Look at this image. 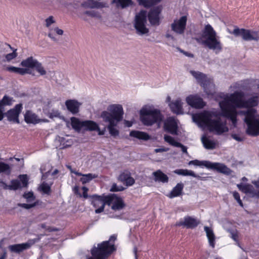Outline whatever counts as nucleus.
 <instances>
[{
	"mask_svg": "<svg viewBox=\"0 0 259 259\" xmlns=\"http://www.w3.org/2000/svg\"><path fill=\"white\" fill-rule=\"evenodd\" d=\"M243 92H235L219 102L222 116L230 119L234 124L237 122L236 107L253 109L258 105V96H253L246 100H243Z\"/></svg>",
	"mask_w": 259,
	"mask_h": 259,
	"instance_id": "obj_1",
	"label": "nucleus"
},
{
	"mask_svg": "<svg viewBox=\"0 0 259 259\" xmlns=\"http://www.w3.org/2000/svg\"><path fill=\"white\" fill-rule=\"evenodd\" d=\"M194 120L201 126H206L210 132L221 135L229 131L226 122L217 117L215 112L204 111L194 116Z\"/></svg>",
	"mask_w": 259,
	"mask_h": 259,
	"instance_id": "obj_2",
	"label": "nucleus"
},
{
	"mask_svg": "<svg viewBox=\"0 0 259 259\" xmlns=\"http://www.w3.org/2000/svg\"><path fill=\"white\" fill-rule=\"evenodd\" d=\"M109 111H104L101 113V117L105 122H108V130L110 134L116 137L119 135V131L115 128L118 123L123 118V111L121 105L114 104L110 105L108 108Z\"/></svg>",
	"mask_w": 259,
	"mask_h": 259,
	"instance_id": "obj_3",
	"label": "nucleus"
},
{
	"mask_svg": "<svg viewBox=\"0 0 259 259\" xmlns=\"http://www.w3.org/2000/svg\"><path fill=\"white\" fill-rule=\"evenodd\" d=\"M256 113L254 109H247L244 112V122L247 125L246 133L252 137L259 136V118L256 117Z\"/></svg>",
	"mask_w": 259,
	"mask_h": 259,
	"instance_id": "obj_4",
	"label": "nucleus"
},
{
	"mask_svg": "<svg viewBox=\"0 0 259 259\" xmlns=\"http://www.w3.org/2000/svg\"><path fill=\"white\" fill-rule=\"evenodd\" d=\"M163 119V115L157 109H151L142 108L140 111V120L146 126H151L156 123H160Z\"/></svg>",
	"mask_w": 259,
	"mask_h": 259,
	"instance_id": "obj_5",
	"label": "nucleus"
},
{
	"mask_svg": "<svg viewBox=\"0 0 259 259\" xmlns=\"http://www.w3.org/2000/svg\"><path fill=\"white\" fill-rule=\"evenodd\" d=\"M116 249L114 244H111L109 241H104L98 244L97 247H94L91 250V254L97 259H106Z\"/></svg>",
	"mask_w": 259,
	"mask_h": 259,
	"instance_id": "obj_6",
	"label": "nucleus"
},
{
	"mask_svg": "<svg viewBox=\"0 0 259 259\" xmlns=\"http://www.w3.org/2000/svg\"><path fill=\"white\" fill-rule=\"evenodd\" d=\"M188 164L199 166H204L208 168L214 169L219 172L227 176H230L233 172V170L230 168L228 167L225 164L221 163H212L207 161H200L195 159L190 161Z\"/></svg>",
	"mask_w": 259,
	"mask_h": 259,
	"instance_id": "obj_7",
	"label": "nucleus"
},
{
	"mask_svg": "<svg viewBox=\"0 0 259 259\" xmlns=\"http://www.w3.org/2000/svg\"><path fill=\"white\" fill-rule=\"evenodd\" d=\"M106 200L107 205L111 206V208L114 211L120 210L126 205L123 199L114 193L108 194Z\"/></svg>",
	"mask_w": 259,
	"mask_h": 259,
	"instance_id": "obj_8",
	"label": "nucleus"
},
{
	"mask_svg": "<svg viewBox=\"0 0 259 259\" xmlns=\"http://www.w3.org/2000/svg\"><path fill=\"white\" fill-rule=\"evenodd\" d=\"M233 34L236 36H241L245 41L257 40L259 35L257 31L244 28H234Z\"/></svg>",
	"mask_w": 259,
	"mask_h": 259,
	"instance_id": "obj_9",
	"label": "nucleus"
},
{
	"mask_svg": "<svg viewBox=\"0 0 259 259\" xmlns=\"http://www.w3.org/2000/svg\"><path fill=\"white\" fill-rule=\"evenodd\" d=\"M107 197V195L105 194L101 195L94 194L90 196L91 203L96 208L95 212L96 213H100L104 211L105 206L107 205L106 202Z\"/></svg>",
	"mask_w": 259,
	"mask_h": 259,
	"instance_id": "obj_10",
	"label": "nucleus"
},
{
	"mask_svg": "<svg viewBox=\"0 0 259 259\" xmlns=\"http://www.w3.org/2000/svg\"><path fill=\"white\" fill-rule=\"evenodd\" d=\"M251 183L258 189L257 191H255L253 187L249 184H244L240 183L237 184V186L243 193L250 194L252 195V197H256L259 198V179L257 181H252Z\"/></svg>",
	"mask_w": 259,
	"mask_h": 259,
	"instance_id": "obj_11",
	"label": "nucleus"
},
{
	"mask_svg": "<svg viewBox=\"0 0 259 259\" xmlns=\"http://www.w3.org/2000/svg\"><path fill=\"white\" fill-rule=\"evenodd\" d=\"M188 105L195 109H202L206 105V103L198 95H190L186 98Z\"/></svg>",
	"mask_w": 259,
	"mask_h": 259,
	"instance_id": "obj_12",
	"label": "nucleus"
},
{
	"mask_svg": "<svg viewBox=\"0 0 259 259\" xmlns=\"http://www.w3.org/2000/svg\"><path fill=\"white\" fill-rule=\"evenodd\" d=\"M147 22V17H135L134 27L138 34L143 35L149 32V30L146 27Z\"/></svg>",
	"mask_w": 259,
	"mask_h": 259,
	"instance_id": "obj_13",
	"label": "nucleus"
},
{
	"mask_svg": "<svg viewBox=\"0 0 259 259\" xmlns=\"http://www.w3.org/2000/svg\"><path fill=\"white\" fill-rule=\"evenodd\" d=\"M200 224V221L191 216L187 215L184 218L183 220H180L177 222L176 226L177 227H183L187 229H193L197 227Z\"/></svg>",
	"mask_w": 259,
	"mask_h": 259,
	"instance_id": "obj_14",
	"label": "nucleus"
},
{
	"mask_svg": "<svg viewBox=\"0 0 259 259\" xmlns=\"http://www.w3.org/2000/svg\"><path fill=\"white\" fill-rule=\"evenodd\" d=\"M17 179L12 180L11 184L9 185V189L17 190L22 187H27L28 185V178L27 175H20Z\"/></svg>",
	"mask_w": 259,
	"mask_h": 259,
	"instance_id": "obj_15",
	"label": "nucleus"
},
{
	"mask_svg": "<svg viewBox=\"0 0 259 259\" xmlns=\"http://www.w3.org/2000/svg\"><path fill=\"white\" fill-rule=\"evenodd\" d=\"M22 109V104L20 103L16 105L13 109L8 110L6 113L8 120L10 121H13L17 123H19V116Z\"/></svg>",
	"mask_w": 259,
	"mask_h": 259,
	"instance_id": "obj_16",
	"label": "nucleus"
},
{
	"mask_svg": "<svg viewBox=\"0 0 259 259\" xmlns=\"http://www.w3.org/2000/svg\"><path fill=\"white\" fill-rule=\"evenodd\" d=\"M207 37V38L202 42L203 45L207 47L209 49L216 51V53L222 51V47L220 41H219L216 36Z\"/></svg>",
	"mask_w": 259,
	"mask_h": 259,
	"instance_id": "obj_17",
	"label": "nucleus"
},
{
	"mask_svg": "<svg viewBox=\"0 0 259 259\" xmlns=\"http://www.w3.org/2000/svg\"><path fill=\"white\" fill-rule=\"evenodd\" d=\"M191 73L197 80L200 85L203 88L204 92L208 95L210 94L206 89L207 85L209 83V80L207 76L199 71H191Z\"/></svg>",
	"mask_w": 259,
	"mask_h": 259,
	"instance_id": "obj_18",
	"label": "nucleus"
},
{
	"mask_svg": "<svg viewBox=\"0 0 259 259\" xmlns=\"http://www.w3.org/2000/svg\"><path fill=\"white\" fill-rule=\"evenodd\" d=\"M191 73L197 80L200 85L203 88L204 92L208 95L210 94L206 89L207 85L209 83V80L207 76L199 71H191Z\"/></svg>",
	"mask_w": 259,
	"mask_h": 259,
	"instance_id": "obj_19",
	"label": "nucleus"
},
{
	"mask_svg": "<svg viewBox=\"0 0 259 259\" xmlns=\"http://www.w3.org/2000/svg\"><path fill=\"white\" fill-rule=\"evenodd\" d=\"M187 17H181L179 20H175L171 24V29L178 34L184 32L187 23Z\"/></svg>",
	"mask_w": 259,
	"mask_h": 259,
	"instance_id": "obj_20",
	"label": "nucleus"
},
{
	"mask_svg": "<svg viewBox=\"0 0 259 259\" xmlns=\"http://www.w3.org/2000/svg\"><path fill=\"white\" fill-rule=\"evenodd\" d=\"M35 242V240H29L26 243L11 245L9 246V249L12 252L19 253L23 250L29 248Z\"/></svg>",
	"mask_w": 259,
	"mask_h": 259,
	"instance_id": "obj_21",
	"label": "nucleus"
},
{
	"mask_svg": "<svg viewBox=\"0 0 259 259\" xmlns=\"http://www.w3.org/2000/svg\"><path fill=\"white\" fill-rule=\"evenodd\" d=\"M165 131L172 135H177L178 126L177 123L173 117H169L166 119L163 125Z\"/></svg>",
	"mask_w": 259,
	"mask_h": 259,
	"instance_id": "obj_22",
	"label": "nucleus"
},
{
	"mask_svg": "<svg viewBox=\"0 0 259 259\" xmlns=\"http://www.w3.org/2000/svg\"><path fill=\"white\" fill-rule=\"evenodd\" d=\"M65 105L67 110L73 114H76L79 111L81 104L76 100L69 99L65 101Z\"/></svg>",
	"mask_w": 259,
	"mask_h": 259,
	"instance_id": "obj_23",
	"label": "nucleus"
},
{
	"mask_svg": "<svg viewBox=\"0 0 259 259\" xmlns=\"http://www.w3.org/2000/svg\"><path fill=\"white\" fill-rule=\"evenodd\" d=\"M81 6L85 8L100 9L106 7V4L95 0H87L81 4Z\"/></svg>",
	"mask_w": 259,
	"mask_h": 259,
	"instance_id": "obj_24",
	"label": "nucleus"
},
{
	"mask_svg": "<svg viewBox=\"0 0 259 259\" xmlns=\"http://www.w3.org/2000/svg\"><path fill=\"white\" fill-rule=\"evenodd\" d=\"M182 102L180 99H177L170 102L169 106L171 112L176 114H180L183 113Z\"/></svg>",
	"mask_w": 259,
	"mask_h": 259,
	"instance_id": "obj_25",
	"label": "nucleus"
},
{
	"mask_svg": "<svg viewBox=\"0 0 259 259\" xmlns=\"http://www.w3.org/2000/svg\"><path fill=\"white\" fill-rule=\"evenodd\" d=\"M164 139L165 142L171 146L181 148L182 152L188 154L187 148L180 142H177L173 137L169 135H164Z\"/></svg>",
	"mask_w": 259,
	"mask_h": 259,
	"instance_id": "obj_26",
	"label": "nucleus"
},
{
	"mask_svg": "<svg viewBox=\"0 0 259 259\" xmlns=\"http://www.w3.org/2000/svg\"><path fill=\"white\" fill-rule=\"evenodd\" d=\"M24 120L27 123L33 124L38 123L40 121L37 115L30 110L26 111L24 114Z\"/></svg>",
	"mask_w": 259,
	"mask_h": 259,
	"instance_id": "obj_27",
	"label": "nucleus"
},
{
	"mask_svg": "<svg viewBox=\"0 0 259 259\" xmlns=\"http://www.w3.org/2000/svg\"><path fill=\"white\" fill-rule=\"evenodd\" d=\"M184 187V184L182 183H178L176 186L173 188L168 196L170 198L180 196L182 193Z\"/></svg>",
	"mask_w": 259,
	"mask_h": 259,
	"instance_id": "obj_28",
	"label": "nucleus"
},
{
	"mask_svg": "<svg viewBox=\"0 0 259 259\" xmlns=\"http://www.w3.org/2000/svg\"><path fill=\"white\" fill-rule=\"evenodd\" d=\"M130 136L138 139L144 141H148L150 139V136L148 134L139 131H132L130 133Z\"/></svg>",
	"mask_w": 259,
	"mask_h": 259,
	"instance_id": "obj_29",
	"label": "nucleus"
},
{
	"mask_svg": "<svg viewBox=\"0 0 259 259\" xmlns=\"http://www.w3.org/2000/svg\"><path fill=\"white\" fill-rule=\"evenodd\" d=\"M83 127L87 131H95L99 130L98 124L92 120L82 121Z\"/></svg>",
	"mask_w": 259,
	"mask_h": 259,
	"instance_id": "obj_30",
	"label": "nucleus"
},
{
	"mask_svg": "<svg viewBox=\"0 0 259 259\" xmlns=\"http://www.w3.org/2000/svg\"><path fill=\"white\" fill-rule=\"evenodd\" d=\"M204 230L206 232L207 237L208 239L209 245L213 248L215 246V235L212 229L208 227L205 226Z\"/></svg>",
	"mask_w": 259,
	"mask_h": 259,
	"instance_id": "obj_31",
	"label": "nucleus"
},
{
	"mask_svg": "<svg viewBox=\"0 0 259 259\" xmlns=\"http://www.w3.org/2000/svg\"><path fill=\"white\" fill-rule=\"evenodd\" d=\"M153 175L154 176L155 181H159L163 183H167L168 181V177L167 176L160 170H157L153 172Z\"/></svg>",
	"mask_w": 259,
	"mask_h": 259,
	"instance_id": "obj_32",
	"label": "nucleus"
},
{
	"mask_svg": "<svg viewBox=\"0 0 259 259\" xmlns=\"http://www.w3.org/2000/svg\"><path fill=\"white\" fill-rule=\"evenodd\" d=\"M174 172L179 175H182L184 176H192L194 178H196L198 179H201V177L195 174V172L191 170L187 169H178L174 171Z\"/></svg>",
	"mask_w": 259,
	"mask_h": 259,
	"instance_id": "obj_33",
	"label": "nucleus"
},
{
	"mask_svg": "<svg viewBox=\"0 0 259 259\" xmlns=\"http://www.w3.org/2000/svg\"><path fill=\"white\" fill-rule=\"evenodd\" d=\"M77 175L81 176L82 177L80 179V181L82 183V184H85L87 183L90 182L93 179H95L97 177V176L95 174H82L81 173H77Z\"/></svg>",
	"mask_w": 259,
	"mask_h": 259,
	"instance_id": "obj_34",
	"label": "nucleus"
},
{
	"mask_svg": "<svg viewBox=\"0 0 259 259\" xmlns=\"http://www.w3.org/2000/svg\"><path fill=\"white\" fill-rule=\"evenodd\" d=\"M6 70L9 72H14L22 75L29 73L28 69L26 68H19L12 66L7 67Z\"/></svg>",
	"mask_w": 259,
	"mask_h": 259,
	"instance_id": "obj_35",
	"label": "nucleus"
},
{
	"mask_svg": "<svg viewBox=\"0 0 259 259\" xmlns=\"http://www.w3.org/2000/svg\"><path fill=\"white\" fill-rule=\"evenodd\" d=\"M36 61L37 60L34 59L32 57H30L23 60L20 64L23 67L33 68Z\"/></svg>",
	"mask_w": 259,
	"mask_h": 259,
	"instance_id": "obj_36",
	"label": "nucleus"
},
{
	"mask_svg": "<svg viewBox=\"0 0 259 259\" xmlns=\"http://www.w3.org/2000/svg\"><path fill=\"white\" fill-rule=\"evenodd\" d=\"M46 26L49 28L50 31L48 33V36L51 38L54 41H57V38L55 37L54 33H53V29L50 28L51 25L55 22V20H53V17H48L46 19Z\"/></svg>",
	"mask_w": 259,
	"mask_h": 259,
	"instance_id": "obj_37",
	"label": "nucleus"
},
{
	"mask_svg": "<svg viewBox=\"0 0 259 259\" xmlns=\"http://www.w3.org/2000/svg\"><path fill=\"white\" fill-rule=\"evenodd\" d=\"M202 142L205 148L207 149H213L215 147V143L205 137L202 138Z\"/></svg>",
	"mask_w": 259,
	"mask_h": 259,
	"instance_id": "obj_38",
	"label": "nucleus"
},
{
	"mask_svg": "<svg viewBox=\"0 0 259 259\" xmlns=\"http://www.w3.org/2000/svg\"><path fill=\"white\" fill-rule=\"evenodd\" d=\"M71 124L72 128L76 131H79L83 127L82 121H80L78 118L74 117L71 118Z\"/></svg>",
	"mask_w": 259,
	"mask_h": 259,
	"instance_id": "obj_39",
	"label": "nucleus"
},
{
	"mask_svg": "<svg viewBox=\"0 0 259 259\" xmlns=\"http://www.w3.org/2000/svg\"><path fill=\"white\" fill-rule=\"evenodd\" d=\"M112 3L116 4V7L124 8L132 5V0H113Z\"/></svg>",
	"mask_w": 259,
	"mask_h": 259,
	"instance_id": "obj_40",
	"label": "nucleus"
},
{
	"mask_svg": "<svg viewBox=\"0 0 259 259\" xmlns=\"http://www.w3.org/2000/svg\"><path fill=\"white\" fill-rule=\"evenodd\" d=\"M11 171V167L8 164L4 162H0V174L4 172L7 175H10Z\"/></svg>",
	"mask_w": 259,
	"mask_h": 259,
	"instance_id": "obj_41",
	"label": "nucleus"
},
{
	"mask_svg": "<svg viewBox=\"0 0 259 259\" xmlns=\"http://www.w3.org/2000/svg\"><path fill=\"white\" fill-rule=\"evenodd\" d=\"M203 34L205 36L207 37H212V36H216V33L215 31L209 24H207L205 26Z\"/></svg>",
	"mask_w": 259,
	"mask_h": 259,
	"instance_id": "obj_42",
	"label": "nucleus"
},
{
	"mask_svg": "<svg viewBox=\"0 0 259 259\" xmlns=\"http://www.w3.org/2000/svg\"><path fill=\"white\" fill-rule=\"evenodd\" d=\"M162 10V7L158 6L153 7L150 11L148 16H158Z\"/></svg>",
	"mask_w": 259,
	"mask_h": 259,
	"instance_id": "obj_43",
	"label": "nucleus"
},
{
	"mask_svg": "<svg viewBox=\"0 0 259 259\" xmlns=\"http://www.w3.org/2000/svg\"><path fill=\"white\" fill-rule=\"evenodd\" d=\"M11 104L12 99L7 95H5L0 101V108H2L5 105H11Z\"/></svg>",
	"mask_w": 259,
	"mask_h": 259,
	"instance_id": "obj_44",
	"label": "nucleus"
},
{
	"mask_svg": "<svg viewBox=\"0 0 259 259\" xmlns=\"http://www.w3.org/2000/svg\"><path fill=\"white\" fill-rule=\"evenodd\" d=\"M34 68H35L36 71L38 72L41 75H44L46 74V71L42 66L41 63L38 62L37 61L35 63Z\"/></svg>",
	"mask_w": 259,
	"mask_h": 259,
	"instance_id": "obj_45",
	"label": "nucleus"
},
{
	"mask_svg": "<svg viewBox=\"0 0 259 259\" xmlns=\"http://www.w3.org/2000/svg\"><path fill=\"white\" fill-rule=\"evenodd\" d=\"M41 191L45 194L50 195L51 192V187L45 182L41 184L40 186Z\"/></svg>",
	"mask_w": 259,
	"mask_h": 259,
	"instance_id": "obj_46",
	"label": "nucleus"
},
{
	"mask_svg": "<svg viewBox=\"0 0 259 259\" xmlns=\"http://www.w3.org/2000/svg\"><path fill=\"white\" fill-rule=\"evenodd\" d=\"M130 175L131 173L129 171H123L119 176L118 180L124 183Z\"/></svg>",
	"mask_w": 259,
	"mask_h": 259,
	"instance_id": "obj_47",
	"label": "nucleus"
},
{
	"mask_svg": "<svg viewBox=\"0 0 259 259\" xmlns=\"http://www.w3.org/2000/svg\"><path fill=\"white\" fill-rule=\"evenodd\" d=\"M23 196L24 198L26 199L28 202L33 201L35 199L33 193L31 191L24 193Z\"/></svg>",
	"mask_w": 259,
	"mask_h": 259,
	"instance_id": "obj_48",
	"label": "nucleus"
},
{
	"mask_svg": "<svg viewBox=\"0 0 259 259\" xmlns=\"http://www.w3.org/2000/svg\"><path fill=\"white\" fill-rule=\"evenodd\" d=\"M148 21L152 26H158L160 24V17H147Z\"/></svg>",
	"mask_w": 259,
	"mask_h": 259,
	"instance_id": "obj_49",
	"label": "nucleus"
},
{
	"mask_svg": "<svg viewBox=\"0 0 259 259\" xmlns=\"http://www.w3.org/2000/svg\"><path fill=\"white\" fill-rule=\"evenodd\" d=\"M125 189V188L122 186H117L116 185V184L115 183H114L110 189V191L111 192H119V191H122L123 190H124Z\"/></svg>",
	"mask_w": 259,
	"mask_h": 259,
	"instance_id": "obj_50",
	"label": "nucleus"
},
{
	"mask_svg": "<svg viewBox=\"0 0 259 259\" xmlns=\"http://www.w3.org/2000/svg\"><path fill=\"white\" fill-rule=\"evenodd\" d=\"M37 204V202H34V203H31V204L19 203L18 205L23 208L28 209H30L31 208H32V207L35 206Z\"/></svg>",
	"mask_w": 259,
	"mask_h": 259,
	"instance_id": "obj_51",
	"label": "nucleus"
},
{
	"mask_svg": "<svg viewBox=\"0 0 259 259\" xmlns=\"http://www.w3.org/2000/svg\"><path fill=\"white\" fill-rule=\"evenodd\" d=\"M65 139L64 138H62L61 139V144L63 145V148H67L70 147L72 145V141L70 140H66V142H65Z\"/></svg>",
	"mask_w": 259,
	"mask_h": 259,
	"instance_id": "obj_52",
	"label": "nucleus"
},
{
	"mask_svg": "<svg viewBox=\"0 0 259 259\" xmlns=\"http://www.w3.org/2000/svg\"><path fill=\"white\" fill-rule=\"evenodd\" d=\"M135 183V179L131 176V175L127 179L126 181L124 183L126 186H131L133 185Z\"/></svg>",
	"mask_w": 259,
	"mask_h": 259,
	"instance_id": "obj_53",
	"label": "nucleus"
},
{
	"mask_svg": "<svg viewBox=\"0 0 259 259\" xmlns=\"http://www.w3.org/2000/svg\"><path fill=\"white\" fill-rule=\"evenodd\" d=\"M16 50L13 51L12 53L6 55V58L8 61H11L17 57V54L16 52Z\"/></svg>",
	"mask_w": 259,
	"mask_h": 259,
	"instance_id": "obj_54",
	"label": "nucleus"
},
{
	"mask_svg": "<svg viewBox=\"0 0 259 259\" xmlns=\"http://www.w3.org/2000/svg\"><path fill=\"white\" fill-rule=\"evenodd\" d=\"M82 190L83 191L82 194H81L82 197L85 199L88 198L89 197L88 194L89 189L87 187L84 186L82 187Z\"/></svg>",
	"mask_w": 259,
	"mask_h": 259,
	"instance_id": "obj_55",
	"label": "nucleus"
},
{
	"mask_svg": "<svg viewBox=\"0 0 259 259\" xmlns=\"http://www.w3.org/2000/svg\"><path fill=\"white\" fill-rule=\"evenodd\" d=\"M73 192L76 195H78L79 197H81V194L79 192V189L78 186H75L73 188Z\"/></svg>",
	"mask_w": 259,
	"mask_h": 259,
	"instance_id": "obj_56",
	"label": "nucleus"
},
{
	"mask_svg": "<svg viewBox=\"0 0 259 259\" xmlns=\"http://www.w3.org/2000/svg\"><path fill=\"white\" fill-rule=\"evenodd\" d=\"M58 35H62L64 33V31L62 29L56 27L53 29Z\"/></svg>",
	"mask_w": 259,
	"mask_h": 259,
	"instance_id": "obj_57",
	"label": "nucleus"
},
{
	"mask_svg": "<svg viewBox=\"0 0 259 259\" xmlns=\"http://www.w3.org/2000/svg\"><path fill=\"white\" fill-rule=\"evenodd\" d=\"M232 137L235 140L238 142H241L243 140V139L240 137H239L237 134H232Z\"/></svg>",
	"mask_w": 259,
	"mask_h": 259,
	"instance_id": "obj_58",
	"label": "nucleus"
},
{
	"mask_svg": "<svg viewBox=\"0 0 259 259\" xmlns=\"http://www.w3.org/2000/svg\"><path fill=\"white\" fill-rule=\"evenodd\" d=\"M0 186L2 187L4 189H9V185L2 180H0Z\"/></svg>",
	"mask_w": 259,
	"mask_h": 259,
	"instance_id": "obj_59",
	"label": "nucleus"
},
{
	"mask_svg": "<svg viewBox=\"0 0 259 259\" xmlns=\"http://www.w3.org/2000/svg\"><path fill=\"white\" fill-rule=\"evenodd\" d=\"M116 239V236L115 235H111L110 237V238L108 241H109V243L111 244H114V241Z\"/></svg>",
	"mask_w": 259,
	"mask_h": 259,
	"instance_id": "obj_60",
	"label": "nucleus"
},
{
	"mask_svg": "<svg viewBox=\"0 0 259 259\" xmlns=\"http://www.w3.org/2000/svg\"><path fill=\"white\" fill-rule=\"evenodd\" d=\"M233 195L235 199H236L237 198L240 197V194L237 191L233 192Z\"/></svg>",
	"mask_w": 259,
	"mask_h": 259,
	"instance_id": "obj_61",
	"label": "nucleus"
},
{
	"mask_svg": "<svg viewBox=\"0 0 259 259\" xmlns=\"http://www.w3.org/2000/svg\"><path fill=\"white\" fill-rule=\"evenodd\" d=\"M124 123L125 125L127 127H131L132 126L133 122L128 120H125Z\"/></svg>",
	"mask_w": 259,
	"mask_h": 259,
	"instance_id": "obj_62",
	"label": "nucleus"
},
{
	"mask_svg": "<svg viewBox=\"0 0 259 259\" xmlns=\"http://www.w3.org/2000/svg\"><path fill=\"white\" fill-rule=\"evenodd\" d=\"M165 150L164 149H163V148H157V149H155L154 150V152L155 153H159V152H163V151H165Z\"/></svg>",
	"mask_w": 259,
	"mask_h": 259,
	"instance_id": "obj_63",
	"label": "nucleus"
},
{
	"mask_svg": "<svg viewBox=\"0 0 259 259\" xmlns=\"http://www.w3.org/2000/svg\"><path fill=\"white\" fill-rule=\"evenodd\" d=\"M232 238H233V240L235 241L237 240L238 238V234L237 233H233L232 234Z\"/></svg>",
	"mask_w": 259,
	"mask_h": 259,
	"instance_id": "obj_64",
	"label": "nucleus"
}]
</instances>
